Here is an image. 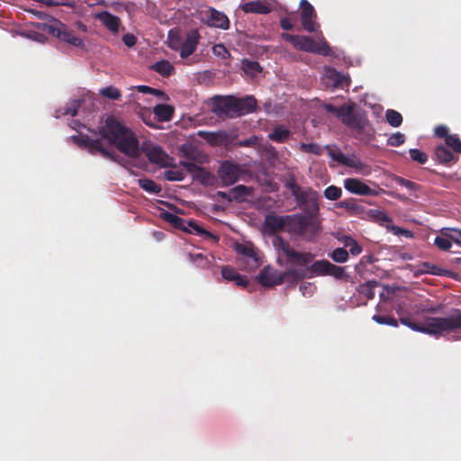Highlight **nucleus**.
<instances>
[{
  "label": "nucleus",
  "instance_id": "nucleus-58",
  "mask_svg": "<svg viewBox=\"0 0 461 461\" xmlns=\"http://www.w3.org/2000/svg\"><path fill=\"white\" fill-rule=\"evenodd\" d=\"M443 309V305L441 303L433 305L431 307H420L417 312L420 313H438L441 312Z\"/></svg>",
  "mask_w": 461,
  "mask_h": 461
},
{
  "label": "nucleus",
  "instance_id": "nucleus-41",
  "mask_svg": "<svg viewBox=\"0 0 461 461\" xmlns=\"http://www.w3.org/2000/svg\"><path fill=\"white\" fill-rule=\"evenodd\" d=\"M378 285L376 281H368L366 284H362L358 287V292L361 294L366 296L367 299H373L375 297L374 288Z\"/></svg>",
  "mask_w": 461,
  "mask_h": 461
},
{
  "label": "nucleus",
  "instance_id": "nucleus-4",
  "mask_svg": "<svg viewBox=\"0 0 461 461\" xmlns=\"http://www.w3.org/2000/svg\"><path fill=\"white\" fill-rule=\"evenodd\" d=\"M318 216L319 214L310 213L287 215L288 232L308 242L316 241L321 230V221Z\"/></svg>",
  "mask_w": 461,
  "mask_h": 461
},
{
  "label": "nucleus",
  "instance_id": "nucleus-21",
  "mask_svg": "<svg viewBox=\"0 0 461 461\" xmlns=\"http://www.w3.org/2000/svg\"><path fill=\"white\" fill-rule=\"evenodd\" d=\"M328 149V155L338 163L347 166L348 167L361 169L364 167V164L357 158H348L340 150H334L330 149L329 146H326Z\"/></svg>",
  "mask_w": 461,
  "mask_h": 461
},
{
  "label": "nucleus",
  "instance_id": "nucleus-56",
  "mask_svg": "<svg viewBox=\"0 0 461 461\" xmlns=\"http://www.w3.org/2000/svg\"><path fill=\"white\" fill-rule=\"evenodd\" d=\"M369 215L380 222H392V218L379 210H370Z\"/></svg>",
  "mask_w": 461,
  "mask_h": 461
},
{
  "label": "nucleus",
  "instance_id": "nucleus-27",
  "mask_svg": "<svg viewBox=\"0 0 461 461\" xmlns=\"http://www.w3.org/2000/svg\"><path fill=\"white\" fill-rule=\"evenodd\" d=\"M198 135L212 145L224 144L229 140L228 133L221 131L217 132L200 131Z\"/></svg>",
  "mask_w": 461,
  "mask_h": 461
},
{
  "label": "nucleus",
  "instance_id": "nucleus-57",
  "mask_svg": "<svg viewBox=\"0 0 461 461\" xmlns=\"http://www.w3.org/2000/svg\"><path fill=\"white\" fill-rule=\"evenodd\" d=\"M212 52L215 56L217 57H220L221 59H227L230 57V52L229 50H227V48L221 44V43H219V44H215L213 47H212Z\"/></svg>",
  "mask_w": 461,
  "mask_h": 461
},
{
  "label": "nucleus",
  "instance_id": "nucleus-18",
  "mask_svg": "<svg viewBox=\"0 0 461 461\" xmlns=\"http://www.w3.org/2000/svg\"><path fill=\"white\" fill-rule=\"evenodd\" d=\"M200 34L197 30H191L186 33L185 40L183 41L180 50V57L186 59L192 55L199 43Z\"/></svg>",
  "mask_w": 461,
  "mask_h": 461
},
{
  "label": "nucleus",
  "instance_id": "nucleus-6",
  "mask_svg": "<svg viewBox=\"0 0 461 461\" xmlns=\"http://www.w3.org/2000/svg\"><path fill=\"white\" fill-rule=\"evenodd\" d=\"M235 251L239 255L238 264L246 271H254L261 265L258 252L251 242L236 243Z\"/></svg>",
  "mask_w": 461,
  "mask_h": 461
},
{
  "label": "nucleus",
  "instance_id": "nucleus-59",
  "mask_svg": "<svg viewBox=\"0 0 461 461\" xmlns=\"http://www.w3.org/2000/svg\"><path fill=\"white\" fill-rule=\"evenodd\" d=\"M445 236H448L451 241L461 245V230L452 229L449 230V233H444Z\"/></svg>",
  "mask_w": 461,
  "mask_h": 461
},
{
  "label": "nucleus",
  "instance_id": "nucleus-26",
  "mask_svg": "<svg viewBox=\"0 0 461 461\" xmlns=\"http://www.w3.org/2000/svg\"><path fill=\"white\" fill-rule=\"evenodd\" d=\"M136 113L147 126L153 129L161 128L157 122L153 110H150V108L139 105Z\"/></svg>",
  "mask_w": 461,
  "mask_h": 461
},
{
  "label": "nucleus",
  "instance_id": "nucleus-48",
  "mask_svg": "<svg viewBox=\"0 0 461 461\" xmlns=\"http://www.w3.org/2000/svg\"><path fill=\"white\" fill-rule=\"evenodd\" d=\"M411 158L413 161L418 162L419 164H425L428 160V156L425 152L418 149H411L409 150Z\"/></svg>",
  "mask_w": 461,
  "mask_h": 461
},
{
  "label": "nucleus",
  "instance_id": "nucleus-62",
  "mask_svg": "<svg viewBox=\"0 0 461 461\" xmlns=\"http://www.w3.org/2000/svg\"><path fill=\"white\" fill-rule=\"evenodd\" d=\"M122 41L127 47H133L137 42V38L131 33H126L122 36Z\"/></svg>",
  "mask_w": 461,
  "mask_h": 461
},
{
  "label": "nucleus",
  "instance_id": "nucleus-5",
  "mask_svg": "<svg viewBox=\"0 0 461 461\" xmlns=\"http://www.w3.org/2000/svg\"><path fill=\"white\" fill-rule=\"evenodd\" d=\"M303 270L306 274L305 278L331 276L341 280L348 276L344 267L336 266L326 259L312 260L310 264L303 266Z\"/></svg>",
  "mask_w": 461,
  "mask_h": 461
},
{
  "label": "nucleus",
  "instance_id": "nucleus-55",
  "mask_svg": "<svg viewBox=\"0 0 461 461\" xmlns=\"http://www.w3.org/2000/svg\"><path fill=\"white\" fill-rule=\"evenodd\" d=\"M395 181L398 185H400L409 190L417 191L420 189V185H418L417 183H415L413 181L405 179L403 177L398 176V177H396Z\"/></svg>",
  "mask_w": 461,
  "mask_h": 461
},
{
  "label": "nucleus",
  "instance_id": "nucleus-46",
  "mask_svg": "<svg viewBox=\"0 0 461 461\" xmlns=\"http://www.w3.org/2000/svg\"><path fill=\"white\" fill-rule=\"evenodd\" d=\"M434 244L443 251H448L452 247V241L448 236H438L434 240Z\"/></svg>",
  "mask_w": 461,
  "mask_h": 461
},
{
  "label": "nucleus",
  "instance_id": "nucleus-12",
  "mask_svg": "<svg viewBox=\"0 0 461 461\" xmlns=\"http://www.w3.org/2000/svg\"><path fill=\"white\" fill-rule=\"evenodd\" d=\"M142 149L150 163L161 167H175L173 165L174 158L169 157L160 146L149 143L145 144Z\"/></svg>",
  "mask_w": 461,
  "mask_h": 461
},
{
  "label": "nucleus",
  "instance_id": "nucleus-38",
  "mask_svg": "<svg viewBox=\"0 0 461 461\" xmlns=\"http://www.w3.org/2000/svg\"><path fill=\"white\" fill-rule=\"evenodd\" d=\"M180 166L185 168V170L192 174L194 177L200 178L203 176V174L206 173L205 169L198 165H196L194 162L191 161H181Z\"/></svg>",
  "mask_w": 461,
  "mask_h": 461
},
{
  "label": "nucleus",
  "instance_id": "nucleus-63",
  "mask_svg": "<svg viewBox=\"0 0 461 461\" xmlns=\"http://www.w3.org/2000/svg\"><path fill=\"white\" fill-rule=\"evenodd\" d=\"M324 109L330 113L335 114L339 118V114H340V111H343L344 105H341L339 107H336L331 104H327L324 105Z\"/></svg>",
  "mask_w": 461,
  "mask_h": 461
},
{
  "label": "nucleus",
  "instance_id": "nucleus-49",
  "mask_svg": "<svg viewBox=\"0 0 461 461\" xmlns=\"http://www.w3.org/2000/svg\"><path fill=\"white\" fill-rule=\"evenodd\" d=\"M345 246L349 248V252L353 256H357L362 252V247L350 237H347Z\"/></svg>",
  "mask_w": 461,
  "mask_h": 461
},
{
  "label": "nucleus",
  "instance_id": "nucleus-47",
  "mask_svg": "<svg viewBox=\"0 0 461 461\" xmlns=\"http://www.w3.org/2000/svg\"><path fill=\"white\" fill-rule=\"evenodd\" d=\"M447 146L450 147L455 152L461 153V140L456 134H451L447 137Z\"/></svg>",
  "mask_w": 461,
  "mask_h": 461
},
{
  "label": "nucleus",
  "instance_id": "nucleus-15",
  "mask_svg": "<svg viewBox=\"0 0 461 461\" xmlns=\"http://www.w3.org/2000/svg\"><path fill=\"white\" fill-rule=\"evenodd\" d=\"M202 20L209 26L227 30L230 27L228 17L221 12L210 8L203 14Z\"/></svg>",
  "mask_w": 461,
  "mask_h": 461
},
{
  "label": "nucleus",
  "instance_id": "nucleus-50",
  "mask_svg": "<svg viewBox=\"0 0 461 461\" xmlns=\"http://www.w3.org/2000/svg\"><path fill=\"white\" fill-rule=\"evenodd\" d=\"M164 176L168 181H182L185 178V173L182 170L170 169L165 171Z\"/></svg>",
  "mask_w": 461,
  "mask_h": 461
},
{
  "label": "nucleus",
  "instance_id": "nucleus-61",
  "mask_svg": "<svg viewBox=\"0 0 461 461\" xmlns=\"http://www.w3.org/2000/svg\"><path fill=\"white\" fill-rule=\"evenodd\" d=\"M190 258L193 262L197 263V265L202 267H204L208 263L207 259L201 253L190 255Z\"/></svg>",
  "mask_w": 461,
  "mask_h": 461
},
{
  "label": "nucleus",
  "instance_id": "nucleus-32",
  "mask_svg": "<svg viewBox=\"0 0 461 461\" xmlns=\"http://www.w3.org/2000/svg\"><path fill=\"white\" fill-rule=\"evenodd\" d=\"M160 217L165 221L170 223L172 226H174L176 229H179V230L185 229V220L177 216L176 214H175L173 212H170L167 211H163L160 212Z\"/></svg>",
  "mask_w": 461,
  "mask_h": 461
},
{
  "label": "nucleus",
  "instance_id": "nucleus-19",
  "mask_svg": "<svg viewBox=\"0 0 461 461\" xmlns=\"http://www.w3.org/2000/svg\"><path fill=\"white\" fill-rule=\"evenodd\" d=\"M212 110L219 117L233 118L232 96L215 97Z\"/></svg>",
  "mask_w": 461,
  "mask_h": 461
},
{
  "label": "nucleus",
  "instance_id": "nucleus-39",
  "mask_svg": "<svg viewBox=\"0 0 461 461\" xmlns=\"http://www.w3.org/2000/svg\"><path fill=\"white\" fill-rule=\"evenodd\" d=\"M385 119L386 122L393 127H399L402 123V114L393 109H388L385 112Z\"/></svg>",
  "mask_w": 461,
  "mask_h": 461
},
{
  "label": "nucleus",
  "instance_id": "nucleus-33",
  "mask_svg": "<svg viewBox=\"0 0 461 461\" xmlns=\"http://www.w3.org/2000/svg\"><path fill=\"white\" fill-rule=\"evenodd\" d=\"M242 70L250 77H257L261 73L262 68L258 61L245 59L242 61Z\"/></svg>",
  "mask_w": 461,
  "mask_h": 461
},
{
  "label": "nucleus",
  "instance_id": "nucleus-30",
  "mask_svg": "<svg viewBox=\"0 0 461 461\" xmlns=\"http://www.w3.org/2000/svg\"><path fill=\"white\" fill-rule=\"evenodd\" d=\"M290 131L283 125L275 127L273 131L268 134L269 140L277 143L285 142L290 138Z\"/></svg>",
  "mask_w": 461,
  "mask_h": 461
},
{
  "label": "nucleus",
  "instance_id": "nucleus-45",
  "mask_svg": "<svg viewBox=\"0 0 461 461\" xmlns=\"http://www.w3.org/2000/svg\"><path fill=\"white\" fill-rule=\"evenodd\" d=\"M372 320L381 325L398 327V321L391 316L375 314L372 317Z\"/></svg>",
  "mask_w": 461,
  "mask_h": 461
},
{
  "label": "nucleus",
  "instance_id": "nucleus-34",
  "mask_svg": "<svg viewBox=\"0 0 461 461\" xmlns=\"http://www.w3.org/2000/svg\"><path fill=\"white\" fill-rule=\"evenodd\" d=\"M138 185L140 188L149 194H158L161 192V186L155 181L149 178H140L138 179Z\"/></svg>",
  "mask_w": 461,
  "mask_h": 461
},
{
  "label": "nucleus",
  "instance_id": "nucleus-60",
  "mask_svg": "<svg viewBox=\"0 0 461 461\" xmlns=\"http://www.w3.org/2000/svg\"><path fill=\"white\" fill-rule=\"evenodd\" d=\"M434 133L438 138H445V140H447V137L449 136L448 134V128L445 125H438L434 129Z\"/></svg>",
  "mask_w": 461,
  "mask_h": 461
},
{
  "label": "nucleus",
  "instance_id": "nucleus-14",
  "mask_svg": "<svg viewBox=\"0 0 461 461\" xmlns=\"http://www.w3.org/2000/svg\"><path fill=\"white\" fill-rule=\"evenodd\" d=\"M257 107V100L254 96L249 95L243 98L232 96V113L233 117H239L250 113Z\"/></svg>",
  "mask_w": 461,
  "mask_h": 461
},
{
  "label": "nucleus",
  "instance_id": "nucleus-64",
  "mask_svg": "<svg viewBox=\"0 0 461 461\" xmlns=\"http://www.w3.org/2000/svg\"><path fill=\"white\" fill-rule=\"evenodd\" d=\"M233 282H235V284L238 286L244 287V288L247 287L249 283L246 276H243L240 274H239V278H236L235 280H233Z\"/></svg>",
  "mask_w": 461,
  "mask_h": 461
},
{
  "label": "nucleus",
  "instance_id": "nucleus-29",
  "mask_svg": "<svg viewBox=\"0 0 461 461\" xmlns=\"http://www.w3.org/2000/svg\"><path fill=\"white\" fill-rule=\"evenodd\" d=\"M252 193V188L248 187L244 185H239L230 189V199H229V203L230 202H242L245 198L250 195Z\"/></svg>",
  "mask_w": 461,
  "mask_h": 461
},
{
  "label": "nucleus",
  "instance_id": "nucleus-16",
  "mask_svg": "<svg viewBox=\"0 0 461 461\" xmlns=\"http://www.w3.org/2000/svg\"><path fill=\"white\" fill-rule=\"evenodd\" d=\"M302 8L301 12V23L303 29L309 32L316 31V24L313 20L315 17V11L310 2H300Z\"/></svg>",
  "mask_w": 461,
  "mask_h": 461
},
{
  "label": "nucleus",
  "instance_id": "nucleus-44",
  "mask_svg": "<svg viewBox=\"0 0 461 461\" xmlns=\"http://www.w3.org/2000/svg\"><path fill=\"white\" fill-rule=\"evenodd\" d=\"M330 257L335 262L344 263L348 259V251L344 248H337L330 253Z\"/></svg>",
  "mask_w": 461,
  "mask_h": 461
},
{
  "label": "nucleus",
  "instance_id": "nucleus-13",
  "mask_svg": "<svg viewBox=\"0 0 461 461\" xmlns=\"http://www.w3.org/2000/svg\"><path fill=\"white\" fill-rule=\"evenodd\" d=\"M339 119L343 124L348 128L362 131L365 129L367 120L360 114L354 113V107L352 104H344L343 111H340Z\"/></svg>",
  "mask_w": 461,
  "mask_h": 461
},
{
  "label": "nucleus",
  "instance_id": "nucleus-7",
  "mask_svg": "<svg viewBox=\"0 0 461 461\" xmlns=\"http://www.w3.org/2000/svg\"><path fill=\"white\" fill-rule=\"evenodd\" d=\"M45 32L57 37L74 47L83 48L84 41L79 37H77L74 31L65 23L58 20H53L50 24L46 25Z\"/></svg>",
  "mask_w": 461,
  "mask_h": 461
},
{
  "label": "nucleus",
  "instance_id": "nucleus-1",
  "mask_svg": "<svg viewBox=\"0 0 461 461\" xmlns=\"http://www.w3.org/2000/svg\"><path fill=\"white\" fill-rule=\"evenodd\" d=\"M273 246L276 251V262L286 270L278 272L269 267L263 268L258 276V282L266 287H273L283 283L296 284L305 279L306 274L303 266L310 264L315 258L312 252L298 251L289 241L281 236L273 239Z\"/></svg>",
  "mask_w": 461,
  "mask_h": 461
},
{
  "label": "nucleus",
  "instance_id": "nucleus-8",
  "mask_svg": "<svg viewBox=\"0 0 461 461\" xmlns=\"http://www.w3.org/2000/svg\"><path fill=\"white\" fill-rule=\"evenodd\" d=\"M294 197L297 205L303 209V213L319 214L318 194L311 187L301 188Z\"/></svg>",
  "mask_w": 461,
  "mask_h": 461
},
{
  "label": "nucleus",
  "instance_id": "nucleus-43",
  "mask_svg": "<svg viewBox=\"0 0 461 461\" xmlns=\"http://www.w3.org/2000/svg\"><path fill=\"white\" fill-rule=\"evenodd\" d=\"M324 197L330 201H336L341 197L342 190L336 185H330L323 192Z\"/></svg>",
  "mask_w": 461,
  "mask_h": 461
},
{
  "label": "nucleus",
  "instance_id": "nucleus-23",
  "mask_svg": "<svg viewBox=\"0 0 461 461\" xmlns=\"http://www.w3.org/2000/svg\"><path fill=\"white\" fill-rule=\"evenodd\" d=\"M153 113L158 122H170L174 116L175 109L172 105L166 104H159L153 107Z\"/></svg>",
  "mask_w": 461,
  "mask_h": 461
},
{
  "label": "nucleus",
  "instance_id": "nucleus-36",
  "mask_svg": "<svg viewBox=\"0 0 461 461\" xmlns=\"http://www.w3.org/2000/svg\"><path fill=\"white\" fill-rule=\"evenodd\" d=\"M435 154L438 160L443 164L449 163L455 158L453 153L443 145H439L436 148Z\"/></svg>",
  "mask_w": 461,
  "mask_h": 461
},
{
  "label": "nucleus",
  "instance_id": "nucleus-25",
  "mask_svg": "<svg viewBox=\"0 0 461 461\" xmlns=\"http://www.w3.org/2000/svg\"><path fill=\"white\" fill-rule=\"evenodd\" d=\"M326 77L332 82L335 88H344L349 86L350 79L348 76L337 71L335 68H330L326 72Z\"/></svg>",
  "mask_w": 461,
  "mask_h": 461
},
{
  "label": "nucleus",
  "instance_id": "nucleus-53",
  "mask_svg": "<svg viewBox=\"0 0 461 461\" xmlns=\"http://www.w3.org/2000/svg\"><path fill=\"white\" fill-rule=\"evenodd\" d=\"M221 276L222 278L228 281H233L239 278V273L230 266H223L221 267Z\"/></svg>",
  "mask_w": 461,
  "mask_h": 461
},
{
  "label": "nucleus",
  "instance_id": "nucleus-9",
  "mask_svg": "<svg viewBox=\"0 0 461 461\" xmlns=\"http://www.w3.org/2000/svg\"><path fill=\"white\" fill-rule=\"evenodd\" d=\"M243 172L240 165L230 160H224L217 170V176L223 186H229L238 182Z\"/></svg>",
  "mask_w": 461,
  "mask_h": 461
},
{
  "label": "nucleus",
  "instance_id": "nucleus-35",
  "mask_svg": "<svg viewBox=\"0 0 461 461\" xmlns=\"http://www.w3.org/2000/svg\"><path fill=\"white\" fill-rule=\"evenodd\" d=\"M336 206L338 208H344L348 212L359 213L364 211L362 205L357 203V201L353 198L345 199L343 201L339 202Z\"/></svg>",
  "mask_w": 461,
  "mask_h": 461
},
{
  "label": "nucleus",
  "instance_id": "nucleus-22",
  "mask_svg": "<svg viewBox=\"0 0 461 461\" xmlns=\"http://www.w3.org/2000/svg\"><path fill=\"white\" fill-rule=\"evenodd\" d=\"M288 220L284 216L267 215L265 218L264 225L269 232H277L287 227Z\"/></svg>",
  "mask_w": 461,
  "mask_h": 461
},
{
  "label": "nucleus",
  "instance_id": "nucleus-2",
  "mask_svg": "<svg viewBox=\"0 0 461 461\" xmlns=\"http://www.w3.org/2000/svg\"><path fill=\"white\" fill-rule=\"evenodd\" d=\"M400 322L413 331L430 335L436 338L454 335L461 339V309L454 308L445 317L425 316L421 322L415 321L411 317H401Z\"/></svg>",
  "mask_w": 461,
  "mask_h": 461
},
{
  "label": "nucleus",
  "instance_id": "nucleus-40",
  "mask_svg": "<svg viewBox=\"0 0 461 461\" xmlns=\"http://www.w3.org/2000/svg\"><path fill=\"white\" fill-rule=\"evenodd\" d=\"M299 149L304 153L314 154L316 156H321L323 153V148L317 143L301 142Z\"/></svg>",
  "mask_w": 461,
  "mask_h": 461
},
{
  "label": "nucleus",
  "instance_id": "nucleus-20",
  "mask_svg": "<svg viewBox=\"0 0 461 461\" xmlns=\"http://www.w3.org/2000/svg\"><path fill=\"white\" fill-rule=\"evenodd\" d=\"M344 187L350 193L358 195H375L376 193L358 178H347Z\"/></svg>",
  "mask_w": 461,
  "mask_h": 461
},
{
  "label": "nucleus",
  "instance_id": "nucleus-51",
  "mask_svg": "<svg viewBox=\"0 0 461 461\" xmlns=\"http://www.w3.org/2000/svg\"><path fill=\"white\" fill-rule=\"evenodd\" d=\"M80 106H81L80 100H73L66 105V107L64 108L63 114L76 116L77 114V110L79 109Z\"/></svg>",
  "mask_w": 461,
  "mask_h": 461
},
{
  "label": "nucleus",
  "instance_id": "nucleus-54",
  "mask_svg": "<svg viewBox=\"0 0 461 461\" xmlns=\"http://www.w3.org/2000/svg\"><path fill=\"white\" fill-rule=\"evenodd\" d=\"M285 186L292 193L293 196L302 188L296 183V179L293 175L289 176V177L285 180Z\"/></svg>",
  "mask_w": 461,
  "mask_h": 461
},
{
  "label": "nucleus",
  "instance_id": "nucleus-17",
  "mask_svg": "<svg viewBox=\"0 0 461 461\" xmlns=\"http://www.w3.org/2000/svg\"><path fill=\"white\" fill-rule=\"evenodd\" d=\"M95 18L98 20L111 33L118 34L121 27V20L118 16L107 11L97 13Z\"/></svg>",
  "mask_w": 461,
  "mask_h": 461
},
{
  "label": "nucleus",
  "instance_id": "nucleus-11",
  "mask_svg": "<svg viewBox=\"0 0 461 461\" xmlns=\"http://www.w3.org/2000/svg\"><path fill=\"white\" fill-rule=\"evenodd\" d=\"M72 140L79 147L86 149L93 155L99 153L104 158L113 159V153L104 147L102 139L93 140L86 135H75L72 136Z\"/></svg>",
  "mask_w": 461,
  "mask_h": 461
},
{
  "label": "nucleus",
  "instance_id": "nucleus-42",
  "mask_svg": "<svg viewBox=\"0 0 461 461\" xmlns=\"http://www.w3.org/2000/svg\"><path fill=\"white\" fill-rule=\"evenodd\" d=\"M100 95L110 100H119L122 96L120 90L113 86L100 89Z\"/></svg>",
  "mask_w": 461,
  "mask_h": 461
},
{
  "label": "nucleus",
  "instance_id": "nucleus-24",
  "mask_svg": "<svg viewBox=\"0 0 461 461\" xmlns=\"http://www.w3.org/2000/svg\"><path fill=\"white\" fill-rule=\"evenodd\" d=\"M182 230L190 234H195L203 237L205 239L218 240V237L216 235L204 230L195 221H185V229H182Z\"/></svg>",
  "mask_w": 461,
  "mask_h": 461
},
{
  "label": "nucleus",
  "instance_id": "nucleus-28",
  "mask_svg": "<svg viewBox=\"0 0 461 461\" xmlns=\"http://www.w3.org/2000/svg\"><path fill=\"white\" fill-rule=\"evenodd\" d=\"M240 9L245 13L268 14L272 7L269 2H245Z\"/></svg>",
  "mask_w": 461,
  "mask_h": 461
},
{
  "label": "nucleus",
  "instance_id": "nucleus-31",
  "mask_svg": "<svg viewBox=\"0 0 461 461\" xmlns=\"http://www.w3.org/2000/svg\"><path fill=\"white\" fill-rule=\"evenodd\" d=\"M150 68L164 77H168L175 72L174 66L166 59L154 63Z\"/></svg>",
  "mask_w": 461,
  "mask_h": 461
},
{
  "label": "nucleus",
  "instance_id": "nucleus-3",
  "mask_svg": "<svg viewBox=\"0 0 461 461\" xmlns=\"http://www.w3.org/2000/svg\"><path fill=\"white\" fill-rule=\"evenodd\" d=\"M100 135L102 139L115 145L122 153L131 158L139 157L140 148L137 136L116 119L107 118L105 124L100 129Z\"/></svg>",
  "mask_w": 461,
  "mask_h": 461
},
{
  "label": "nucleus",
  "instance_id": "nucleus-37",
  "mask_svg": "<svg viewBox=\"0 0 461 461\" xmlns=\"http://www.w3.org/2000/svg\"><path fill=\"white\" fill-rule=\"evenodd\" d=\"M183 39L178 32L170 30L167 35V46L173 50H181Z\"/></svg>",
  "mask_w": 461,
  "mask_h": 461
},
{
  "label": "nucleus",
  "instance_id": "nucleus-10",
  "mask_svg": "<svg viewBox=\"0 0 461 461\" xmlns=\"http://www.w3.org/2000/svg\"><path fill=\"white\" fill-rule=\"evenodd\" d=\"M294 47L301 50L319 54L324 57L331 55V49L323 39L321 42H316L310 36H299Z\"/></svg>",
  "mask_w": 461,
  "mask_h": 461
},
{
  "label": "nucleus",
  "instance_id": "nucleus-52",
  "mask_svg": "<svg viewBox=\"0 0 461 461\" xmlns=\"http://www.w3.org/2000/svg\"><path fill=\"white\" fill-rule=\"evenodd\" d=\"M405 141V136L403 133L395 132L392 134L387 140V145L392 147H399Z\"/></svg>",
  "mask_w": 461,
  "mask_h": 461
}]
</instances>
